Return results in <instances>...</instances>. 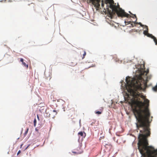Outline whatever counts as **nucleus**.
<instances>
[{
  "label": "nucleus",
  "mask_w": 157,
  "mask_h": 157,
  "mask_svg": "<svg viewBox=\"0 0 157 157\" xmlns=\"http://www.w3.org/2000/svg\"><path fill=\"white\" fill-rule=\"evenodd\" d=\"M148 72V69L142 71L140 76L137 79L126 77V84L125 85L128 92L133 97L129 103L132 108L134 114L138 121L137 128L141 133L139 134L138 137V148L142 157H157V149H155L153 147L149 146L147 139L151 134L149 128L150 113L147 108L142 109L145 105L147 106L149 105V101L145 99L139 92L142 89V76L145 75L147 77Z\"/></svg>",
  "instance_id": "nucleus-1"
},
{
  "label": "nucleus",
  "mask_w": 157,
  "mask_h": 157,
  "mask_svg": "<svg viewBox=\"0 0 157 157\" xmlns=\"http://www.w3.org/2000/svg\"><path fill=\"white\" fill-rule=\"evenodd\" d=\"M109 7L112 9L113 12L112 13H116L118 17H125L128 18L131 17L129 14L125 13L124 11L121 8H119L118 9L116 6L111 4L110 5Z\"/></svg>",
  "instance_id": "nucleus-2"
},
{
  "label": "nucleus",
  "mask_w": 157,
  "mask_h": 157,
  "mask_svg": "<svg viewBox=\"0 0 157 157\" xmlns=\"http://www.w3.org/2000/svg\"><path fill=\"white\" fill-rule=\"evenodd\" d=\"M92 2V3L94 6L97 9H98L99 8L100 4H99L100 0H90Z\"/></svg>",
  "instance_id": "nucleus-3"
},
{
  "label": "nucleus",
  "mask_w": 157,
  "mask_h": 157,
  "mask_svg": "<svg viewBox=\"0 0 157 157\" xmlns=\"http://www.w3.org/2000/svg\"><path fill=\"white\" fill-rule=\"evenodd\" d=\"M147 36L148 37H150L153 39L155 42V44L157 45V39L156 37H155L154 36H153L151 34H150L149 33L148 34Z\"/></svg>",
  "instance_id": "nucleus-4"
},
{
  "label": "nucleus",
  "mask_w": 157,
  "mask_h": 157,
  "mask_svg": "<svg viewBox=\"0 0 157 157\" xmlns=\"http://www.w3.org/2000/svg\"><path fill=\"white\" fill-rule=\"evenodd\" d=\"M20 61L22 62V65L28 68V65L26 64L25 62H24V59L22 58H21L20 59Z\"/></svg>",
  "instance_id": "nucleus-5"
},
{
  "label": "nucleus",
  "mask_w": 157,
  "mask_h": 157,
  "mask_svg": "<svg viewBox=\"0 0 157 157\" xmlns=\"http://www.w3.org/2000/svg\"><path fill=\"white\" fill-rule=\"evenodd\" d=\"M145 27L146 30L144 31V34L146 35H147L148 34V27L147 26L145 25Z\"/></svg>",
  "instance_id": "nucleus-6"
},
{
  "label": "nucleus",
  "mask_w": 157,
  "mask_h": 157,
  "mask_svg": "<svg viewBox=\"0 0 157 157\" xmlns=\"http://www.w3.org/2000/svg\"><path fill=\"white\" fill-rule=\"evenodd\" d=\"M29 5L31 6V7L33 8L34 10L35 11H36V9L35 8V5L34 3H32Z\"/></svg>",
  "instance_id": "nucleus-7"
},
{
  "label": "nucleus",
  "mask_w": 157,
  "mask_h": 157,
  "mask_svg": "<svg viewBox=\"0 0 157 157\" xmlns=\"http://www.w3.org/2000/svg\"><path fill=\"white\" fill-rule=\"evenodd\" d=\"M101 109H100V111H95V113L96 114H101L102 112V110H103V108H101Z\"/></svg>",
  "instance_id": "nucleus-8"
},
{
  "label": "nucleus",
  "mask_w": 157,
  "mask_h": 157,
  "mask_svg": "<svg viewBox=\"0 0 157 157\" xmlns=\"http://www.w3.org/2000/svg\"><path fill=\"white\" fill-rule=\"evenodd\" d=\"M52 114H54L53 117H55V116L57 114L56 110H53L52 112Z\"/></svg>",
  "instance_id": "nucleus-9"
},
{
  "label": "nucleus",
  "mask_w": 157,
  "mask_h": 157,
  "mask_svg": "<svg viewBox=\"0 0 157 157\" xmlns=\"http://www.w3.org/2000/svg\"><path fill=\"white\" fill-rule=\"evenodd\" d=\"M29 130V128H27L26 130L25 131V132L24 133V136H25L27 134V133L28 132Z\"/></svg>",
  "instance_id": "nucleus-10"
},
{
  "label": "nucleus",
  "mask_w": 157,
  "mask_h": 157,
  "mask_svg": "<svg viewBox=\"0 0 157 157\" xmlns=\"http://www.w3.org/2000/svg\"><path fill=\"white\" fill-rule=\"evenodd\" d=\"M78 135L80 136H83V132H80L78 133Z\"/></svg>",
  "instance_id": "nucleus-11"
},
{
  "label": "nucleus",
  "mask_w": 157,
  "mask_h": 157,
  "mask_svg": "<svg viewBox=\"0 0 157 157\" xmlns=\"http://www.w3.org/2000/svg\"><path fill=\"white\" fill-rule=\"evenodd\" d=\"M86 55V52L85 51H84V53L83 54V56L82 57V59H83L85 57Z\"/></svg>",
  "instance_id": "nucleus-12"
},
{
  "label": "nucleus",
  "mask_w": 157,
  "mask_h": 157,
  "mask_svg": "<svg viewBox=\"0 0 157 157\" xmlns=\"http://www.w3.org/2000/svg\"><path fill=\"white\" fill-rule=\"evenodd\" d=\"M73 153H75V154H81L82 153V151H78V152H75V151H73L72 152Z\"/></svg>",
  "instance_id": "nucleus-13"
},
{
  "label": "nucleus",
  "mask_w": 157,
  "mask_h": 157,
  "mask_svg": "<svg viewBox=\"0 0 157 157\" xmlns=\"http://www.w3.org/2000/svg\"><path fill=\"white\" fill-rule=\"evenodd\" d=\"M72 112L73 114H75V110L74 109H71L70 112Z\"/></svg>",
  "instance_id": "nucleus-14"
},
{
  "label": "nucleus",
  "mask_w": 157,
  "mask_h": 157,
  "mask_svg": "<svg viewBox=\"0 0 157 157\" xmlns=\"http://www.w3.org/2000/svg\"><path fill=\"white\" fill-rule=\"evenodd\" d=\"M34 126L35 127L36 126V119H35L34 120Z\"/></svg>",
  "instance_id": "nucleus-15"
},
{
  "label": "nucleus",
  "mask_w": 157,
  "mask_h": 157,
  "mask_svg": "<svg viewBox=\"0 0 157 157\" xmlns=\"http://www.w3.org/2000/svg\"><path fill=\"white\" fill-rule=\"evenodd\" d=\"M124 22L125 23H127V24H129L130 23H131V21H124Z\"/></svg>",
  "instance_id": "nucleus-16"
},
{
  "label": "nucleus",
  "mask_w": 157,
  "mask_h": 157,
  "mask_svg": "<svg viewBox=\"0 0 157 157\" xmlns=\"http://www.w3.org/2000/svg\"><path fill=\"white\" fill-rule=\"evenodd\" d=\"M139 24L141 26V27H144V25H142L141 23L140 22L139 23Z\"/></svg>",
  "instance_id": "nucleus-17"
},
{
  "label": "nucleus",
  "mask_w": 157,
  "mask_h": 157,
  "mask_svg": "<svg viewBox=\"0 0 157 157\" xmlns=\"http://www.w3.org/2000/svg\"><path fill=\"white\" fill-rule=\"evenodd\" d=\"M133 15V16L132 17V18H134L135 17L136 18V16L135 14H134Z\"/></svg>",
  "instance_id": "nucleus-18"
},
{
  "label": "nucleus",
  "mask_w": 157,
  "mask_h": 157,
  "mask_svg": "<svg viewBox=\"0 0 157 157\" xmlns=\"http://www.w3.org/2000/svg\"><path fill=\"white\" fill-rule=\"evenodd\" d=\"M101 6L102 7H103L104 6V4H103V1H102V3L101 4Z\"/></svg>",
  "instance_id": "nucleus-19"
},
{
  "label": "nucleus",
  "mask_w": 157,
  "mask_h": 157,
  "mask_svg": "<svg viewBox=\"0 0 157 157\" xmlns=\"http://www.w3.org/2000/svg\"><path fill=\"white\" fill-rule=\"evenodd\" d=\"M21 151H20H20H19L18 152H17V155H18L19 154H20V153H21Z\"/></svg>",
  "instance_id": "nucleus-20"
},
{
  "label": "nucleus",
  "mask_w": 157,
  "mask_h": 157,
  "mask_svg": "<svg viewBox=\"0 0 157 157\" xmlns=\"http://www.w3.org/2000/svg\"><path fill=\"white\" fill-rule=\"evenodd\" d=\"M29 146V145H28L27 146V147L25 148V150L27 149L28 148V147Z\"/></svg>",
  "instance_id": "nucleus-21"
},
{
  "label": "nucleus",
  "mask_w": 157,
  "mask_h": 157,
  "mask_svg": "<svg viewBox=\"0 0 157 157\" xmlns=\"http://www.w3.org/2000/svg\"><path fill=\"white\" fill-rule=\"evenodd\" d=\"M35 130L37 132L38 131V130L36 128Z\"/></svg>",
  "instance_id": "nucleus-22"
},
{
  "label": "nucleus",
  "mask_w": 157,
  "mask_h": 157,
  "mask_svg": "<svg viewBox=\"0 0 157 157\" xmlns=\"http://www.w3.org/2000/svg\"><path fill=\"white\" fill-rule=\"evenodd\" d=\"M37 117L38 119L39 120V116H38V115H37Z\"/></svg>",
  "instance_id": "nucleus-23"
},
{
  "label": "nucleus",
  "mask_w": 157,
  "mask_h": 157,
  "mask_svg": "<svg viewBox=\"0 0 157 157\" xmlns=\"http://www.w3.org/2000/svg\"><path fill=\"white\" fill-rule=\"evenodd\" d=\"M129 13L131 14H132V13H131V12H129Z\"/></svg>",
  "instance_id": "nucleus-24"
},
{
  "label": "nucleus",
  "mask_w": 157,
  "mask_h": 157,
  "mask_svg": "<svg viewBox=\"0 0 157 157\" xmlns=\"http://www.w3.org/2000/svg\"><path fill=\"white\" fill-rule=\"evenodd\" d=\"M22 145H23V144H22L21 145V147L22 146Z\"/></svg>",
  "instance_id": "nucleus-25"
}]
</instances>
